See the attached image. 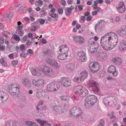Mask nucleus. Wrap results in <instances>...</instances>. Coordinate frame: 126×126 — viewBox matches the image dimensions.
I'll return each instance as SVG.
<instances>
[{
  "label": "nucleus",
  "instance_id": "obj_47",
  "mask_svg": "<svg viewBox=\"0 0 126 126\" xmlns=\"http://www.w3.org/2000/svg\"><path fill=\"white\" fill-rule=\"evenodd\" d=\"M12 66L15 67L18 63V61L16 60H14L12 61Z\"/></svg>",
  "mask_w": 126,
  "mask_h": 126
},
{
  "label": "nucleus",
  "instance_id": "obj_19",
  "mask_svg": "<svg viewBox=\"0 0 126 126\" xmlns=\"http://www.w3.org/2000/svg\"><path fill=\"white\" fill-rule=\"evenodd\" d=\"M119 49L121 51H123L126 49V41L122 40L120 42L118 45Z\"/></svg>",
  "mask_w": 126,
  "mask_h": 126
},
{
  "label": "nucleus",
  "instance_id": "obj_53",
  "mask_svg": "<svg viewBox=\"0 0 126 126\" xmlns=\"http://www.w3.org/2000/svg\"><path fill=\"white\" fill-rule=\"evenodd\" d=\"M63 10L62 8H59L58 9V12L60 14H62L63 12Z\"/></svg>",
  "mask_w": 126,
  "mask_h": 126
},
{
  "label": "nucleus",
  "instance_id": "obj_8",
  "mask_svg": "<svg viewBox=\"0 0 126 126\" xmlns=\"http://www.w3.org/2000/svg\"><path fill=\"white\" fill-rule=\"evenodd\" d=\"M98 46L95 43L91 40H89L88 44L87 49L91 53H94L97 50Z\"/></svg>",
  "mask_w": 126,
  "mask_h": 126
},
{
  "label": "nucleus",
  "instance_id": "obj_35",
  "mask_svg": "<svg viewBox=\"0 0 126 126\" xmlns=\"http://www.w3.org/2000/svg\"><path fill=\"white\" fill-rule=\"evenodd\" d=\"M112 98L111 100H113V102L114 104H115L118 102V99L116 96H111Z\"/></svg>",
  "mask_w": 126,
  "mask_h": 126
},
{
  "label": "nucleus",
  "instance_id": "obj_57",
  "mask_svg": "<svg viewBox=\"0 0 126 126\" xmlns=\"http://www.w3.org/2000/svg\"><path fill=\"white\" fill-rule=\"evenodd\" d=\"M83 7V6L82 5H79L78 6V8L80 11L82 10Z\"/></svg>",
  "mask_w": 126,
  "mask_h": 126
},
{
  "label": "nucleus",
  "instance_id": "obj_43",
  "mask_svg": "<svg viewBox=\"0 0 126 126\" xmlns=\"http://www.w3.org/2000/svg\"><path fill=\"white\" fill-rule=\"evenodd\" d=\"M43 3V1L42 0H39L35 2V4L36 5H37V3H38L39 6H41L42 5Z\"/></svg>",
  "mask_w": 126,
  "mask_h": 126
},
{
  "label": "nucleus",
  "instance_id": "obj_6",
  "mask_svg": "<svg viewBox=\"0 0 126 126\" xmlns=\"http://www.w3.org/2000/svg\"><path fill=\"white\" fill-rule=\"evenodd\" d=\"M8 87L9 93L12 95H15L16 94H19L20 93L19 89L20 87L17 84H11Z\"/></svg>",
  "mask_w": 126,
  "mask_h": 126
},
{
  "label": "nucleus",
  "instance_id": "obj_28",
  "mask_svg": "<svg viewBox=\"0 0 126 126\" xmlns=\"http://www.w3.org/2000/svg\"><path fill=\"white\" fill-rule=\"evenodd\" d=\"M111 96H109L106 97L103 100V102L105 104L110 105V102L111 100Z\"/></svg>",
  "mask_w": 126,
  "mask_h": 126
},
{
  "label": "nucleus",
  "instance_id": "obj_5",
  "mask_svg": "<svg viewBox=\"0 0 126 126\" xmlns=\"http://www.w3.org/2000/svg\"><path fill=\"white\" fill-rule=\"evenodd\" d=\"M60 85L58 82L55 81H53L47 84L46 87L47 91H55L60 88Z\"/></svg>",
  "mask_w": 126,
  "mask_h": 126
},
{
  "label": "nucleus",
  "instance_id": "obj_54",
  "mask_svg": "<svg viewBox=\"0 0 126 126\" xmlns=\"http://www.w3.org/2000/svg\"><path fill=\"white\" fill-rule=\"evenodd\" d=\"M48 55L50 56H52L53 54V52L50 50H49V52H48Z\"/></svg>",
  "mask_w": 126,
  "mask_h": 126
},
{
  "label": "nucleus",
  "instance_id": "obj_18",
  "mask_svg": "<svg viewBox=\"0 0 126 126\" xmlns=\"http://www.w3.org/2000/svg\"><path fill=\"white\" fill-rule=\"evenodd\" d=\"M108 71L109 73H112L114 76H116L118 75V72L116 71L115 67L113 65L109 66L108 68Z\"/></svg>",
  "mask_w": 126,
  "mask_h": 126
},
{
  "label": "nucleus",
  "instance_id": "obj_29",
  "mask_svg": "<svg viewBox=\"0 0 126 126\" xmlns=\"http://www.w3.org/2000/svg\"><path fill=\"white\" fill-rule=\"evenodd\" d=\"M75 65V64L73 63L67 64L66 65V68L68 70L72 71Z\"/></svg>",
  "mask_w": 126,
  "mask_h": 126
},
{
  "label": "nucleus",
  "instance_id": "obj_40",
  "mask_svg": "<svg viewBox=\"0 0 126 126\" xmlns=\"http://www.w3.org/2000/svg\"><path fill=\"white\" fill-rule=\"evenodd\" d=\"M52 60L53 59L50 58H47L45 59V61L50 64Z\"/></svg>",
  "mask_w": 126,
  "mask_h": 126
},
{
  "label": "nucleus",
  "instance_id": "obj_7",
  "mask_svg": "<svg viewBox=\"0 0 126 126\" xmlns=\"http://www.w3.org/2000/svg\"><path fill=\"white\" fill-rule=\"evenodd\" d=\"M82 112L80 109L77 107L71 108L69 112V114L71 116L77 117L81 115Z\"/></svg>",
  "mask_w": 126,
  "mask_h": 126
},
{
  "label": "nucleus",
  "instance_id": "obj_2",
  "mask_svg": "<svg viewBox=\"0 0 126 126\" xmlns=\"http://www.w3.org/2000/svg\"><path fill=\"white\" fill-rule=\"evenodd\" d=\"M68 48L66 45L60 46L58 48L57 51L59 54L58 59L61 60H63L67 58L68 56Z\"/></svg>",
  "mask_w": 126,
  "mask_h": 126
},
{
  "label": "nucleus",
  "instance_id": "obj_51",
  "mask_svg": "<svg viewBox=\"0 0 126 126\" xmlns=\"http://www.w3.org/2000/svg\"><path fill=\"white\" fill-rule=\"evenodd\" d=\"M73 80L75 82L79 83V77L76 76L73 79Z\"/></svg>",
  "mask_w": 126,
  "mask_h": 126
},
{
  "label": "nucleus",
  "instance_id": "obj_23",
  "mask_svg": "<svg viewBox=\"0 0 126 126\" xmlns=\"http://www.w3.org/2000/svg\"><path fill=\"white\" fill-rule=\"evenodd\" d=\"M107 58V55L106 53L103 52L100 53L98 58L100 61L105 60Z\"/></svg>",
  "mask_w": 126,
  "mask_h": 126
},
{
  "label": "nucleus",
  "instance_id": "obj_36",
  "mask_svg": "<svg viewBox=\"0 0 126 126\" xmlns=\"http://www.w3.org/2000/svg\"><path fill=\"white\" fill-rule=\"evenodd\" d=\"M0 63L4 66H6L7 65V63L3 59H1L0 60Z\"/></svg>",
  "mask_w": 126,
  "mask_h": 126
},
{
  "label": "nucleus",
  "instance_id": "obj_27",
  "mask_svg": "<svg viewBox=\"0 0 126 126\" xmlns=\"http://www.w3.org/2000/svg\"><path fill=\"white\" fill-rule=\"evenodd\" d=\"M36 120L40 124L41 126H51L50 124L47 123L46 121H42L38 119H36Z\"/></svg>",
  "mask_w": 126,
  "mask_h": 126
},
{
  "label": "nucleus",
  "instance_id": "obj_32",
  "mask_svg": "<svg viewBox=\"0 0 126 126\" xmlns=\"http://www.w3.org/2000/svg\"><path fill=\"white\" fill-rule=\"evenodd\" d=\"M43 102L42 101H40L39 102L38 104L36 107V109L37 110H43V109L41 107V105H43Z\"/></svg>",
  "mask_w": 126,
  "mask_h": 126
},
{
  "label": "nucleus",
  "instance_id": "obj_42",
  "mask_svg": "<svg viewBox=\"0 0 126 126\" xmlns=\"http://www.w3.org/2000/svg\"><path fill=\"white\" fill-rule=\"evenodd\" d=\"M92 7L94 10H96V11L97 12H99L100 10L101 9L100 8L96 6H93Z\"/></svg>",
  "mask_w": 126,
  "mask_h": 126
},
{
  "label": "nucleus",
  "instance_id": "obj_48",
  "mask_svg": "<svg viewBox=\"0 0 126 126\" xmlns=\"http://www.w3.org/2000/svg\"><path fill=\"white\" fill-rule=\"evenodd\" d=\"M6 126H13V121H10L6 123Z\"/></svg>",
  "mask_w": 126,
  "mask_h": 126
},
{
  "label": "nucleus",
  "instance_id": "obj_50",
  "mask_svg": "<svg viewBox=\"0 0 126 126\" xmlns=\"http://www.w3.org/2000/svg\"><path fill=\"white\" fill-rule=\"evenodd\" d=\"M49 52V50H43L42 51L43 54L44 55H48V52Z\"/></svg>",
  "mask_w": 126,
  "mask_h": 126
},
{
  "label": "nucleus",
  "instance_id": "obj_12",
  "mask_svg": "<svg viewBox=\"0 0 126 126\" xmlns=\"http://www.w3.org/2000/svg\"><path fill=\"white\" fill-rule=\"evenodd\" d=\"M106 23L105 19L100 20L98 21V23L95 26V30L97 32H99L102 30Z\"/></svg>",
  "mask_w": 126,
  "mask_h": 126
},
{
  "label": "nucleus",
  "instance_id": "obj_61",
  "mask_svg": "<svg viewBox=\"0 0 126 126\" xmlns=\"http://www.w3.org/2000/svg\"><path fill=\"white\" fill-rule=\"evenodd\" d=\"M110 22H109V23L110 24H111L113 23V20L112 17H111L110 19Z\"/></svg>",
  "mask_w": 126,
  "mask_h": 126
},
{
  "label": "nucleus",
  "instance_id": "obj_46",
  "mask_svg": "<svg viewBox=\"0 0 126 126\" xmlns=\"http://www.w3.org/2000/svg\"><path fill=\"white\" fill-rule=\"evenodd\" d=\"M37 28H38V26L37 25H35L32 27L30 30L31 31H34Z\"/></svg>",
  "mask_w": 126,
  "mask_h": 126
},
{
  "label": "nucleus",
  "instance_id": "obj_62",
  "mask_svg": "<svg viewBox=\"0 0 126 126\" xmlns=\"http://www.w3.org/2000/svg\"><path fill=\"white\" fill-rule=\"evenodd\" d=\"M66 3V2L64 0H62L60 2V3L63 5H64Z\"/></svg>",
  "mask_w": 126,
  "mask_h": 126
},
{
  "label": "nucleus",
  "instance_id": "obj_37",
  "mask_svg": "<svg viewBox=\"0 0 126 126\" xmlns=\"http://www.w3.org/2000/svg\"><path fill=\"white\" fill-rule=\"evenodd\" d=\"M28 38V35H25L23 37L21 42L22 43H25L27 40V38Z\"/></svg>",
  "mask_w": 126,
  "mask_h": 126
},
{
  "label": "nucleus",
  "instance_id": "obj_22",
  "mask_svg": "<svg viewBox=\"0 0 126 126\" xmlns=\"http://www.w3.org/2000/svg\"><path fill=\"white\" fill-rule=\"evenodd\" d=\"M111 61L114 63L118 65L120 64L122 62V60L120 58L117 57H113Z\"/></svg>",
  "mask_w": 126,
  "mask_h": 126
},
{
  "label": "nucleus",
  "instance_id": "obj_31",
  "mask_svg": "<svg viewBox=\"0 0 126 126\" xmlns=\"http://www.w3.org/2000/svg\"><path fill=\"white\" fill-rule=\"evenodd\" d=\"M40 69L37 71L34 69H32L31 70V71L32 73V74L33 76H35V75H37L38 76H40L41 75H38V74L40 72Z\"/></svg>",
  "mask_w": 126,
  "mask_h": 126
},
{
  "label": "nucleus",
  "instance_id": "obj_16",
  "mask_svg": "<svg viewBox=\"0 0 126 126\" xmlns=\"http://www.w3.org/2000/svg\"><path fill=\"white\" fill-rule=\"evenodd\" d=\"M117 11L120 13H123L126 10V8L122 2H120L116 7Z\"/></svg>",
  "mask_w": 126,
  "mask_h": 126
},
{
  "label": "nucleus",
  "instance_id": "obj_20",
  "mask_svg": "<svg viewBox=\"0 0 126 126\" xmlns=\"http://www.w3.org/2000/svg\"><path fill=\"white\" fill-rule=\"evenodd\" d=\"M36 95V97L38 98H44L47 96V95L45 93L44 91L40 89L37 90Z\"/></svg>",
  "mask_w": 126,
  "mask_h": 126
},
{
  "label": "nucleus",
  "instance_id": "obj_39",
  "mask_svg": "<svg viewBox=\"0 0 126 126\" xmlns=\"http://www.w3.org/2000/svg\"><path fill=\"white\" fill-rule=\"evenodd\" d=\"M14 39L16 40L19 41L20 40V38L19 36L17 34H15L13 36Z\"/></svg>",
  "mask_w": 126,
  "mask_h": 126
},
{
  "label": "nucleus",
  "instance_id": "obj_63",
  "mask_svg": "<svg viewBox=\"0 0 126 126\" xmlns=\"http://www.w3.org/2000/svg\"><path fill=\"white\" fill-rule=\"evenodd\" d=\"M97 14V12H96V11H95L93 12L92 14L93 16H95Z\"/></svg>",
  "mask_w": 126,
  "mask_h": 126
},
{
  "label": "nucleus",
  "instance_id": "obj_41",
  "mask_svg": "<svg viewBox=\"0 0 126 126\" xmlns=\"http://www.w3.org/2000/svg\"><path fill=\"white\" fill-rule=\"evenodd\" d=\"M17 32L18 34L20 36H21L23 35L24 32L23 30H18Z\"/></svg>",
  "mask_w": 126,
  "mask_h": 126
},
{
  "label": "nucleus",
  "instance_id": "obj_44",
  "mask_svg": "<svg viewBox=\"0 0 126 126\" xmlns=\"http://www.w3.org/2000/svg\"><path fill=\"white\" fill-rule=\"evenodd\" d=\"M34 123L30 121H26L25 123L26 124L29 126H32Z\"/></svg>",
  "mask_w": 126,
  "mask_h": 126
},
{
  "label": "nucleus",
  "instance_id": "obj_45",
  "mask_svg": "<svg viewBox=\"0 0 126 126\" xmlns=\"http://www.w3.org/2000/svg\"><path fill=\"white\" fill-rule=\"evenodd\" d=\"M105 125V122L102 119H101L100 121L99 124L97 126H104Z\"/></svg>",
  "mask_w": 126,
  "mask_h": 126
},
{
  "label": "nucleus",
  "instance_id": "obj_15",
  "mask_svg": "<svg viewBox=\"0 0 126 126\" xmlns=\"http://www.w3.org/2000/svg\"><path fill=\"white\" fill-rule=\"evenodd\" d=\"M9 98V95L7 93L0 91V103H3L7 100Z\"/></svg>",
  "mask_w": 126,
  "mask_h": 126
},
{
  "label": "nucleus",
  "instance_id": "obj_11",
  "mask_svg": "<svg viewBox=\"0 0 126 126\" xmlns=\"http://www.w3.org/2000/svg\"><path fill=\"white\" fill-rule=\"evenodd\" d=\"M61 84L64 87H68L71 86L72 82L71 80L68 78L65 77H61L59 80Z\"/></svg>",
  "mask_w": 126,
  "mask_h": 126
},
{
  "label": "nucleus",
  "instance_id": "obj_9",
  "mask_svg": "<svg viewBox=\"0 0 126 126\" xmlns=\"http://www.w3.org/2000/svg\"><path fill=\"white\" fill-rule=\"evenodd\" d=\"M76 88L77 92H75V93H78L81 96H84L88 93V92L87 89L84 87L78 86H76Z\"/></svg>",
  "mask_w": 126,
  "mask_h": 126
},
{
  "label": "nucleus",
  "instance_id": "obj_14",
  "mask_svg": "<svg viewBox=\"0 0 126 126\" xmlns=\"http://www.w3.org/2000/svg\"><path fill=\"white\" fill-rule=\"evenodd\" d=\"M32 83L35 86L39 87L42 86L45 83L44 79H33L32 81Z\"/></svg>",
  "mask_w": 126,
  "mask_h": 126
},
{
  "label": "nucleus",
  "instance_id": "obj_21",
  "mask_svg": "<svg viewBox=\"0 0 126 126\" xmlns=\"http://www.w3.org/2000/svg\"><path fill=\"white\" fill-rule=\"evenodd\" d=\"M73 40L76 42L80 44H83L84 41L83 38L81 36H74Z\"/></svg>",
  "mask_w": 126,
  "mask_h": 126
},
{
  "label": "nucleus",
  "instance_id": "obj_38",
  "mask_svg": "<svg viewBox=\"0 0 126 126\" xmlns=\"http://www.w3.org/2000/svg\"><path fill=\"white\" fill-rule=\"evenodd\" d=\"M17 24L18 25L17 26L18 30H21L23 27V25L21 23L20 21H18L17 23Z\"/></svg>",
  "mask_w": 126,
  "mask_h": 126
},
{
  "label": "nucleus",
  "instance_id": "obj_24",
  "mask_svg": "<svg viewBox=\"0 0 126 126\" xmlns=\"http://www.w3.org/2000/svg\"><path fill=\"white\" fill-rule=\"evenodd\" d=\"M53 110L54 111V113L56 114H59L62 112V109L60 107L53 106Z\"/></svg>",
  "mask_w": 126,
  "mask_h": 126
},
{
  "label": "nucleus",
  "instance_id": "obj_34",
  "mask_svg": "<svg viewBox=\"0 0 126 126\" xmlns=\"http://www.w3.org/2000/svg\"><path fill=\"white\" fill-rule=\"evenodd\" d=\"M50 64L52 66L55 67L56 68H59V66L58 65V64L57 62L53 59Z\"/></svg>",
  "mask_w": 126,
  "mask_h": 126
},
{
  "label": "nucleus",
  "instance_id": "obj_58",
  "mask_svg": "<svg viewBox=\"0 0 126 126\" xmlns=\"http://www.w3.org/2000/svg\"><path fill=\"white\" fill-rule=\"evenodd\" d=\"M121 108V106L120 104H118L116 107V109L117 110H119Z\"/></svg>",
  "mask_w": 126,
  "mask_h": 126
},
{
  "label": "nucleus",
  "instance_id": "obj_64",
  "mask_svg": "<svg viewBox=\"0 0 126 126\" xmlns=\"http://www.w3.org/2000/svg\"><path fill=\"white\" fill-rule=\"evenodd\" d=\"M20 48L21 50H22L24 49V45L22 44L20 46Z\"/></svg>",
  "mask_w": 126,
  "mask_h": 126
},
{
  "label": "nucleus",
  "instance_id": "obj_10",
  "mask_svg": "<svg viewBox=\"0 0 126 126\" xmlns=\"http://www.w3.org/2000/svg\"><path fill=\"white\" fill-rule=\"evenodd\" d=\"M89 66L91 71L93 73L96 72L100 68V66L98 62H91L89 64Z\"/></svg>",
  "mask_w": 126,
  "mask_h": 126
},
{
  "label": "nucleus",
  "instance_id": "obj_13",
  "mask_svg": "<svg viewBox=\"0 0 126 126\" xmlns=\"http://www.w3.org/2000/svg\"><path fill=\"white\" fill-rule=\"evenodd\" d=\"M90 86L92 88L93 91L95 93L98 94L100 92V91L97 86V84L94 80H91L89 82Z\"/></svg>",
  "mask_w": 126,
  "mask_h": 126
},
{
  "label": "nucleus",
  "instance_id": "obj_55",
  "mask_svg": "<svg viewBox=\"0 0 126 126\" xmlns=\"http://www.w3.org/2000/svg\"><path fill=\"white\" fill-rule=\"evenodd\" d=\"M45 20L43 19H41L40 21V23L41 24H43L45 23Z\"/></svg>",
  "mask_w": 126,
  "mask_h": 126
},
{
  "label": "nucleus",
  "instance_id": "obj_25",
  "mask_svg": "<svg viewBox=\"0 0 126 126\" xmlns=\"http://www.w3.org/2000/svg\"><path fill=\"white\" fill-rule=\"evenodd\" d=\"M80 77L84 80L88 77V74L87 71L83 70L81 71L80 73Z\"/></svg>",
  "mask_w": 126,
  "mask_h": 126
},
{
  "label": "nucleus",
  "instance_id": "obj_60",
  "mask_svg": "<svg viewBox=\"0 0 126 126\" xmlns=\"http://www.w3.org/2000/svg\"><path fill=\"white\" fill-rule=\"evenodd\" d=\"M18 124V123L17 122L13 121V126H17Z\"/></svg>",
  "mask_w": 126,
  "mask_h": 126
},
{
  "label": "nucleus",
  "instance_id": "obj_56",
  "mask_svg": "<svg viewBox=\"0 0 126 126\" xmlns=\"http://www.w3.org/2000/svg\"><path fill=\"white\" fill-rule=\"evenodd\" d=\"M4 28V26L3 24L2 23H0V29L1 30H3Z\"/></svg>",
  "mask_w": 126,
  "mask_h": 126
},
{
  "label": "nucleus",
  "instance_id": "obj_17",
  "mask_svg": "<svg viewBox=\"0 0 126 126\" xmlns=\"http://www.w3.org/2000/svg\"><path fill=\"white\" fill-rule=\"evenodd\" d=\"M77 55L79 57V59L81 62H84L87 60L85 53L83 51H78L77 53Z\"/></svg>",
  "mask_w": 126,
  "mask_h": 126
},
{
  "label": "nucleus",
  "instance_id": "obj_52",
  "mask_svg": "<svg viewBox=\"0 0 126 126\" xmlns=\"http://www.w3.org/2000/svg\"><path fill=\"white\" fill-rule=\"evenodd\" d=\"M27 54L26 53H24L21 54H20V56L23 57H27Z\"/></svg>",
  "mask_w": 126,
  "mask_h": 126
},
{
  "label": "nucleus",
  "instance_id": "obj_4",
  "mask_svg": "<svg viewBox=\"0 0 126 126\" xmlns=\"http://www.w3.org/2000/svg\"><path fill=\"white\" fill-rule=\"evenodd\" d=\"M97 100V97L94 95H89L85 99L84 105L86 108H88L93 105Z\"/></svg>",
  "mask_w": 126,
  "mask_h": 126
},
{
  "label": "nucleus",
  "instance_id": "obj_49",
  "mask_svg": "<svg viewBox=\"0 0 126 126\" xmlns=\"http://www.w3.org/2000/svg\"><path fill=\"white\" fill-rule=\"evenodd\" d=\"M4 40L3 37L1 36L0 37V43L2 44H4Z\"/></svg>",
  "mask_w": 126,
  "mask_h": 126
},
{
  "label": "nucleus",
  "instance_id": "obj_59",
  "mask_svg": "<svg viewBox=\"0 0 126 126\" xmlns=\"http://www.w3.org/2000/svg\"><path fill=\"white\" fill-rule=\"evenodd\" d=\"M13 16V13H10V14L7 16V17L8 18L10 19Z\"/></svg>",
  "mask_w": 126,
  "mask_h": 126
},
{
  "label": "nucleus",
  "instance_id": "obj_30",
  "mask_svg": "<svg viewBox=\"0 0 126 126\" xmlns=\"http://www.w3.org/2000/svg\"><path fill=\"white\" fill-rule=\"evenodd\" d=\"M60 99L63 101L68 102L70 100V98L66 95H61L60 97Z\"/></svg>",
  "mask_w": 126,
  "mask_h": 126
},
{
  "label": "nucleus",
  "instance_id": "obj_1",
  "mask_svg": "<svg viewBox=\"0 0 126 126\" xmlns=\"http://www.w3.org/2000/svg\"><path fill=\"white\" fill-rule=\"evenodd\" d=\"M118 39L117 35L115 33L108 32L101 37L100 43L104 49L107 50H110L116 46Z\"/></svg>",
  "mask_w": 126,
  "mask_h": 126
},
{
  "label": "nucleus",
  "instance_id": "obj_3",
  "mask_svg": "<svg viewBox=\"0 0 126 126\" xmlns=\"http://www.w3.org/2000/svg\"><path fill=\"white\" fill-rule=\"evenodd\" d=\"M40 72L38 75L42 76L51 77L53 75L54 72L53 70L48 66L44 65L40 68Z\"/></svg>",
  "mask_w": 126,
  "mask_h": 126
},
{
  "label": "nucleus",
  "instance_id": "obj_26",
  "mask_svg": "<svg viewBox=\"0 0 126 126\" xmlns=\"http://www.w3.org/2000/svg\"><path fill=\"white\" fill-rule=\"evenodd\" d=\"M119 34L121 35H126V26H123L121 29L119 30L118 31Z\"/></svg>",
  "mask_w": 126,
  "mask_h": 126
},
{
  "label": "nucleus",
  "instance_id": "obj_33",
  "mask_svg": "<svg viewBox=\"0 0 126 126\" xmlns=\"http://www.w3.org/2000/svg\"><path fill=\"white\" fill-rule=\"evenodd\" d=\"M22 83L24 85L26 86H30V84L29 80L27 79H23Z\"/></svg>",
  "mask_w": 126,
  "mask_h": 126
}]
</instances>
